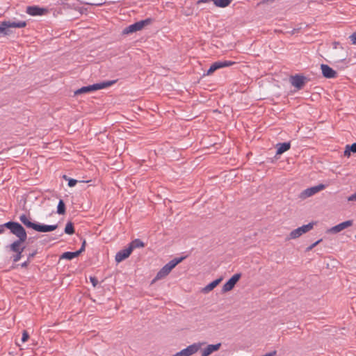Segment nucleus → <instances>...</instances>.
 Returning <instances> with one entry per match:
<instances>
[{
  "label": "nucleus",
  "mask_w": 356,
  "mask_h": 356,
  "mask_svg": "<svg viewBox=\"0 0 356 356\" xmlns=\"http://www.w3.org/2000/svg\"><path fill=\"white\" fill-rule=\"evenodd\" d=\"M27 239L26 232L17 237V239L13 241L11 244L7 246V248L10 251L16 253L13 257V261L17 262L22 257V252L25 249V246H22V243H24Z\"/></svg>",
  "instance_id": "obj_1"
},
{
  "label": "nucleus",
  "mask_w": 356,
  "mask_h": 356,
  "mask_svg": "<svg viewBox=\"0 0 356 356\" xmlns=\"http://www.w3.org/2000/svg\"><path fill=\"white\" fill-rule=\"evenodd\" d=\"M116 81H117L116 80L106 81H102L100 83L90 85L88 86H83V87L78 89L77 90H76L74 92V95H78L80 94L88 93V92H92L95 90L104 89V88H108L109 86H111L115 83H116Z\"/></svg>",
  "instance_id": "obj_2"
},
{
  "label": "nucleus",
  "mask_w": 356,
  "mask_h": 356,
  "mask_svg": "<svg viewBox=\"0 0 356 356\" xmlns=\"http://www.w3.org/2000/svg\"><path fill=\"white\" fill-rule=\"evenodd\" d=\"M8 229L11 234L15 235L17 238L26 232L24 227L17 222L9 221L3 225H0V234L5 232V229Z\"/></svg>",
  "instance_id": "obj_3"
},
{
  "label": "nucleus",
  "mask_w": 356,
  "mask_h": 356,
  "mask_svg": "<svg viewBox=\"0 0 356 356\" xmlns=\"http://www.w3.org/2000/svg\"><path fill=\"white\" fill-rule=\"evenodd\" d=\"M26 22H10V21H3L0 24V33L3 34L5 35H9L10 31V28H23L26 26Z\"/></svg>",
  "instance_id": "obj_4"
},
{
  "label": "nucleus",
  "mask_w": 356,
  "mask_h": 356,
  "mask_svg": "<svg viewBox=\"0 0 356 356\" xmlns=\"http://www.w3.org/2000/svg\"><path fill=\"white\" fill-rule=\"evenodd\" d=\"M151 18H147L144 20H141L139 22H137L133 24L129 25V26L126 27L123 31L122 33L127 35L129 33H135L138 31L142 30L145 26H147L151 24L152 22Z\"/></svg>",
  "instance_id": "obj_5"
},
{
  "label": "nucleus",
  "mask_w": 356,
  "mask_h": 356,
  "mask_svg": "<svg viewBox=\"0 0 356 356\" xmlns=\"http://www.w3.org/2000/svg\"><path fill=\"white\" fill-rule=\"evenodd\" d=\"M314 222H309L307 225H302L300 227H298L297 229H293L292 232H291L289 236L286 237V240L296 239L299 238L303 234H305L312 230L314 227Z\"/></svg>",
  "instance_id": "obj_6"
},
{
  "label": "nucleus",
  "mask_w": 356,
  "mask_h": 356,
  "mask_svg": "<svg viewBox=\"0 0 356 356\" xmlns=\"http://www.w3.org/2000/svg\"><path fill=\"white\" fill-rule=\"evenodd\" d=\"M205 343V342L194 343L172 356H191L196 353Z\"/></svg>",
  "instance_id": "obj_7"
},
{
  "label": "nucleus",
  "mask_w": 356,
  "mask_h": 356,
  "mask_svg": "<svg viewBox=\"0 0 356 356\" xmlns=\"http://www.w3.org/2000/svg\"><path fill=\"white\" fill-rule=\"evenodd\" d=\"M325 187V184H321L317 186L308 188L300 193L299 197L302 200H305L307 197H312L317 193L324 190Z\"/></svg>",
  "instance_id": "obj_8"
},
{
  "label": "nucleus",
  "mask_w": 356,
  "mask_h": 356,
  "mask_svg": "<svg viewBox=\"0 0 356 356\" xmlns=\"http://www.w3.org/2000/svg\"><path fill=\"white\" fill-rule=\"evenodd\" d=\"M235 64V62L230 61V60H219L213 63L209 67V69L207 72V75H210L212 73H213L216 70L225 67H229Z\"/></svg>",
  "instance_id": "obj_9"
},
{
  "label": "nucleus",
  "mask_w": 356,
  "mask_h": 356,
  "mask_svg": "<svg viewBox=\"0 0 356 356\" xmlns=\"http://www.w3.org/2000/svg\"><path fill=\"white\" fill-rule=\"evenodd\" d=\"M307 81V77L299 74L291 76L290 78V82L291 85L298 90H300L303 88Z\"/></svg>",
  "instance_id": "obj_10"
},
{
  "label": "nucleus",
  "mask_w": 356,
  "mask_h": 356,
  "mask_svg": "<svg viewBox=\"0 0 356 356\" xmlns=\"http://www.w3.org/2000/svg\"><path fill=\"white\" fill-rule=\"evenodd\" d=\"M241 277V273L234 274L223 286L222 288V293L228 292L232 290L235 284L238 282Z\"/></svg>",
  "instance_id": "obj_11"
},
{
  "label": "nucleus",
  "mask_w": 356,
  "mask_h": 356,
  "mask_svg": "<svg viewBox=\"0 0 356 356\" xmlns=\"http://www.w3.org/2000/svg\"><path fill=\"white\" fill-rule=\"evenodd\" d=\"M19 219L26 228L37 231L38 222L32 221L31 216L23 213L19 216Z\"/></svg>",
  "instance_id": "obj_12"
},
{
  "label": "nucleus",
  "mask_w": 356,
  "mask_h": 356,
  "mask_svg": "<svg viewBox=\"0 0 356 356\" xmlns=\"http://www.w3.org/2000/svg\"><path fill=\"white\" fill-rule=\"evenodd\" d=\"M352 225H353V220H346V221H344L341 223H339V224L331 227L330 229H329L327 231V232L332 233V234H336V233L340 232L341 231H342L343 229H344L348 227H350Z\"/></svg>",
  "instance_id": "obj_13"
},
{
  "label": "nucleus",
  "mask_w": 356,
  "mask_h": 356,
  "mask_svg": "<svg viewBox=\"0 0 356 356\" xmlns=\"http://www.w3.org/2000/svg\"><path fill=\"white\" fill-rule=\"evenodd\" d=\"M321 69L323 76L327 79H333L337 76V72L326 64H321Z\"/></svg>",
  "instance_id": "obj_14"
},
{
  "label": "nucleus",
  "mask_w": 356,
  "mask_h": 356,
  "mask_svg": "<svg viewBox=\"0 0 356 356\" xmlns=\"http://www.w3.org/2000/svg\"><path fill=\"white\" fill-rule=\"evenodd\" d=\"M221 346V343H218L216 344H209L204 348H200L201 356H209L213 352L218 351Z\"/></svg>",
  "instance_id": "obj_15"
},
{
  "label": "nucleus",
  "mask_w": 356,
  "mask_h": 356,
  "mask_svg": "<svg viewBox=\"0 0 356 356\" xmlns=\"http://www.w3.org/2000/svg\"><path fill=\"white\" fill-rule=\"evenodd\" d=\"M131 248L128 247L125 249L121 250L117 252L115 255V261L118 263L122 261L129 257L131 253Z\"/></svg>",
  "instance_id": "obj_16"
},
{
  "label": "nucleus",
  "mask_w": 356,
  "mask_h": 356,
  "mask_svg": "<svg viewBox=\"0 0 356 356\" xmlns=\"http://www.w3.org/2000/svg\"><path fill=\"white\" fill-rule=\"evenodd\" d=\"M213 1L217 7L225 8L228 6L232 0H199L197 4Z\"/></svg>",
  "instance_id": "obj_17"
},
{
  "label": "nucleus",
  "mask_w": 356,
  "mask_h": 356,
  "mask_svg": "<svg viewBox=\"0 0 356 356\" xmlns=\"http://www.w3.org/2000/svg\"><path fill=\"white\" fill-rule=\"evenodd\" d=\"M45 12L46 9L35 6L26 8V13L33 16L42 15Z\"/></svg>",
  "instance_id": "obj_18"
},
{
  "label": "nucleus",
  "mask_w": 356,
  "mask_h": 356,
  "mask_svg": "<svg viewBox=\"0 0 356 356\" xmlns=\"http://www.w3.org/2000/svg\"><path fill=\"white\" fill-rule=\"evenodd\" d=\"M58 227V225H42L38 223L37 232H52L56 229Z\"/></svg>",
  "instance_id": "obj_19"
},
{
  "label": "nucleus",
  "mask_w": 356,
  "mask_h": 356,
  "mask_svg": "<svg viewBox=\"0 0 356 356\" xmlns=\"http://www.w3.org/2000/svg\"><path fill=\"white\" fill-rule=\"evenodd\" d=\"M291 147V143L289 142L277 143V152L276 154H282L286 151L289 150Z\"/></svg>",
  "instance_id": "obj_20"
},
{
  "label": "nucleus",
  "mask_w": 356,
  "mask_h": 356,
  "mask_svg": "<svg viewBox=\"0 0 356 356\" xmlns=\"http://www.w3.org/2000/svg\"><path fill=\"white\" fill-rule=\"evenodd\" d=\"M171 270L165 265L156 274L154 280H161L166 277L170 273Z\"/></svg>",
  "instance_id": "obj_21"
},
{
  "label": "nucleus",
  "mask_w": 356,
  "mask_h": 356,
  "mask_svg": "<svg viewBox=\"0 0 356 356\" xmlns=\"http://www.w3.org/2000/svg\"><path fill=\"white\" fill-rule=\"evenodd\" d=\"M222 280V277H220L218 279L213 280V282L209 283L208 285H207L204 288V289H203L204 292L208 293V292L212 291L215 287H216L220 283V282Z\"/></svg>",
  "instance_id": "obj_22"
},
{
  "label": "nucleus",
  "mask_w": 356,
  "mask_h": 356,
  "mask_svg": "<svg viewBox=\"0 0 356 356\" xmlns=\"http://www.w3.org/2000/svg\"><path fill=\"white\" fill-rule=\"evenodd\" d=\"M184 259H185L184 257H179V258H175V259L170 261L165 265L170 268V270H172L177 264L181 263Z\"/></svg>",
  "instance_id": "obj_23"
},
{
  "label": "nucleus",
  "mask_w": 356,
  "mask_h": 356,
  "mask_svg": "<svg viewBox=\"0 0 356 356\" xmlns=\"http://www.w3.org/2000/svg\"><path fill=\"white\" fill-rule=\"evenodd\" d=\"M79 252L78 251L76 252H64L61 257L60 259H65L68 260H71L79 255Z\"/></svg>",
  "instance_id": "obj_24"
},
{
  "label": "nucleus",
  "mask_w": 356,
  "mask_h": 356,
  "mask_svg": "<svg viewBox=\"0 0 356 356\" xmlns=\"http://www.w3.org/2000/svg\"><path fill=\"white\" fill-rule=\"evenodd\" d=\"M144 246H145L144 243L141 240L137 238V239L132 241L131 242V243L129 244V247L131 248V251H133V250L134 248H143Z\"/></svg>",
  "instance_id": "obj_25"
},
{
  "label": "nucleus",
  "mask_w": 356,
  "mask_h": 356,
  "mask_svg": "<svg viewBox=\"0 0 356 356\" xmlns=\"http://www.w3.org/2000/svg\"><path fill=\"white\" fill-rule=\"evenodd\" d=\"M65 232L67 234L71 235L74 233V228L72 222H68L65 227Z\"/></svg>",
  "instance_id": "obj_26"
},
{
  "label": "nucleus",
  "mask_w": 356,
  "mask_h": 356,
  "mask_svg": "<svg viewBox=\"0 0 356 356\" xmlns=\"http://www.w3.org/2000/svg\"><path fill=\"white\" fill-rule=\"evenodd\" d=\"M57 213L58 214H64L65 213V205L63 200H60L58 204Z\"/></svg>",
  "instance_id": "obj_27"
},
{
  "label": "nucleus",
  "mask_w": 356,
  "mask_h": 356,
  "mask_svg": "<svg viewBox=\"0 0 356 356\" xmlns=\"http://www.w3.org/2000/svg\"><path fill=\"white\" fill-rule=\"evenodd\" d=\"M322 241V239H319L318 241H316L315 243H312L311 245H309V247L307 248V251H310L312 250L314 247H316L321 241Z\"/></svg>",
  "instance_id": "obj_28"
},
{
  "label": "nucleus",
  "mask_w": 356,
  "mask_h": 356,
  "mask_svg": "<svg viewBox=\"0 0 356 356\" xmlns=\"http://www.w3.org/2000/svg\"><path fill=\"white\" fill-rule=\"evenodd\" d=\"M77 183V180L74 179H68V186L73 187Z\"/></svg>",
  "instance_id": "obj_29"
},
{
  "label": "nucleus",
  "mask_w": 356,
  "mask_h": 356,
  "mask_svg": "<svg viewBox=\"0 0 356 356\" xmlns=\"http://www.w3.org/2000/svg\"><path fill=\"white\" fill-rule=\"evenodd\" d=\"M29 337V335L26 331L23 332L22 337V341L25 342L28 340Z\"/></svg>",
  "instance_id": "obj_30"
},
{
  "label": "nucleus",
  "mask_w": 356,
  "mask_h": 356,
  "mask_svg": "<svg viewBox=\"0 0 356 356\" xmlns=\"http://www.w3.org/2000/svg\"><path fill=\"white\" fill-rule=\"evenodd\" d=\"M349 38L350 39V40L353 44H356V31L354 32L353 34H351L349 36Z\"/></svg>",
  "instance_id": "obj_31"
},
{
  "label": "nucleus",
  "mask_w": 356,
  "mask_h": 356,
  "mask_svg": "<svg viewBox=\"0 0 356 356\" xmlns=\"http://www.w3.org/2000/svg\"><path fill=\"white\" fill-rule=\"evenodd\" d=\"M348 146V148H350L351 152L356 153V143L352 144V145H347Z\"/></svg>",
  "instance_id": "obj_32"
},
{
  "label": "nucleus",
  "mask_w": 356,
  "mask_h": 356,
  "mask_svg": "<svg viewBox=\"0 0 356 356\" xmlns=\"http://www.w3.org/2000/svg\"><path fill=\"white\" fill-rule=\"evenodd\" d=\"M350 152H351V151H350V148H348V146L346 145L345 151H344V156L349 157L350 156Z\"/></svg>",
  "instance_id": "obj_33"
},
{
  "label": "nucleus",
  "mask_w": 356,
  "mask_h": 356,
  "mask_svg": "<svg viewBox=\"0 0 356 356\" xmlns=\"http://www.w3.org/2000/svg\"><path fill=\"white\" fill-rule=\"evenodd\" d=\"M86 241L84 240L82 243V245H81V248L77 250L78 252H79V254H81V252H83L84 250H85V248H86Z\"/></svg>",
  "instance_id": "obj_34"
},
{
  "label": "nucleus",
  "mask_w": 356,
  "mask_h": 356,
  "mask_svg": "<svg viewBox=\"0 0 356 356\" xmlns=\"http://www.w3.org/2000/svg\"><path fill=\"white\" fill-rule=\"evenodd\" d=\"M36 254H37V251H36V250L33 251V252H31V253H29V254H28L27 259H29V261H31V259L35 257V255Z\"/></svg>",
  "instance_id": "obj_35"
},
{
  "label": "nucleus",
  "mask_w": 356,
  "mask_h": 356,
  "mask_svg": "<svg viewBox=\"0 0 356 356\" xmlns=\"http://www.w3.org/2000/svg\"><path fill=\"white\" fill-rule=\"evenodd\" d=\"M90 280L93 286H95L98 284V280L95 277H90Z\"/></svg>",
  "instance_id": "obj_36"
},
{
  "label": "nucleus",
  "mask_w": 356,
  "mask_h": 356,
  "mask_svg": "<svg viewBox=\"0 0 356 356\" xmlns=\"http://www.w3.org/2000/svg\"><path fill=\"white\" fill-rule=\"evenodd\" d=\"M348 201H356V193L351 195L348 198Z\"/></svg>",
  "instance_id": "obj_37"
},
{
  "label": "nucleus",
  "mask_w": 356,
  "mask_h": 356,
  "mask_svg": "<svg viewBox=\"0 0 356 356\" xmlns=\"http://www.w3.org/2000/svg\"><path fill=\"white\" fill-rule=\"evenodd\" d=\"M31 261H29V259H27L26 261H25L24 262H23L22 264H21V266L22 268H26L29 263H30Z\"/></svg>",
  "instance_id": "obj_38"
},
{
  "label": "nucleus",
  "mask_w": 356,
  "mask_h": 356,
  "mask_svg": "<svg viewBox=\"0 0 356 356\" xmlns=\"http://www.w3.org/2000/svg\"><path fill=\"white\" fill-rule=\"evenodd\" d=\"M338 45H339V42H333V47H334V49H337Z\"/></svg>",
  "instance_id": "obj_39"
},
{
  "label": "nucleus",
  "mask_w": 356,
  "mask_h": 356,
  "mask_svg": "<svg viewBox=\"0 0 356 356\" xmlns=\"http://www.w3.org/2000/svg\"><path fill=\"white\" fill-rule=\"evenodd\" d=\"M63 178L65 179V180H67L68 181V179H70L69 177H67V175H63Z\"/></svg>",
  "instance_id": "obj_40"
},
{
  "label": "nucleus",
  "mask_w": 356,
  "mask_h": 356,
  "mask_svg": "<svg viewBox=\"0 0 356 356\" xmlns=\"http://www.w3.org/2000/svg\"><path fill=\"white\" fill-rule=\"evenodd\" d=\"M355 238H356V235H355Z\"/></svg>",
  "instance_id": "obj_41"
}]
</instances>
